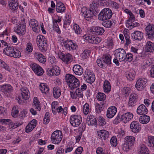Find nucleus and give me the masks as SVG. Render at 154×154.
I'll return each instance as SVG.
<instances>
[{"instance_id":"dca6fc26","label":"nucleus","mask_w":154,"mask_h":154,"mask_svg":"<svg viewBox=\"0 0 154 154\" xmlns=\"http://www.w3.org/2000/svg\"><path fill=\"white\" fill-rule=\"evenodd\" d=\"M140 125L138 121H134L130 125L131 131L135 133H138L141 129Z\"/></svg>"},{"instance_id":"1a4fd4ad","label":"nucleus","mask_w":154,"mask_h":154,"mask_svg":"<svg viewBox=\"0 0 154 154\" xmlns=\"http://www.w3.org/2000/svg\"><path fill=\"white\" fill-rule=\"evenodd\" d=\"M82 117L80 115H72L70 118L69 122L73 127L79 126L82 122Z\"/></svg>"},{"instance_id":"e2e57ef3","label":"nucleus","mask_w":154,"mask_h":154,"mask_svg":"<svg viewBox=\"0 0 154 154\" xmlns=\"http://www.w3.org/2000/svg\"><path fill=\"white\" fill-rule=\"evenodd\" d=\"M126 61L131 62L132 61L133 59V55L131 53H126L125 57Z\"/></svg>"},{"instance_id":"de8ad7c7","label":"nucleus","mask_w":154,"mask_h":154,"mask_svg":"<svg viewBox=\"0 0 154 154\" xmlns=\"http://www.w3.org/2000/svg\"><path fill=\"white\" fill-rule=\"evenodd\" d=\"M76 77L72 74H67L65 76V81L68 85L71 82H72V81Z\"/></svg>"},{"instance_id":"f704fd0d","label":"nucleus","mask_w":154,"mask_h":154,"mask_svg":"<svg viewBox=\"0 0 154 154\" xmlns=\"http://www.w3.org/2000/svg\"><path fill=\"white\" fill-rule=\"evenodd\" d=\"M79 85L80 82L79 80L76 78L72 81V82H71L70 83L68 86L70 90H73L77 88Z\"/></svg>"},{"instance_id":"bb28decb","label":"nucleus","mask_w":154,"mask_h":154,"mask_svg":"<svg viewBox=\"0 0 154 154\" xmlns=\"http://www.w3.org/2000/svg\"><path fill=\"white\" fill-rule=\"evenodd\" d=\"M26 30V25L25 23H23L19 25L16 30V32L20 35H24Z\"/></svg>"},{"instance_id":"f3484780","label":"nucleus","mask_w":154,"mask_h":154,"mask_svg":"<svg viewBox=\"0 0 154 154\" xmlns=\"http://www.w3.org/2000/svg\"><path fill=\"white\" fill-rule=\"evenodd\" d=\"M146 34L148 36V38L152 39L154 38V25L149 24L145 28Z\"/></svg>"},{"instance_id":"ddd939ff","label":"nucleus","mask_w":154,"mask_h":154,"mask_svg":"<svg viewBox=\"0 0 154 154\" xmlns=\"http://www.w3.org/2000/svg\"><path fill=\"white\" fill-rule=\"evenodd\" d=\"M147 80L144 78H139L137 81L135 87L138 91H141L145 88L147 85Z\"/></svg>"},{"instance_id":"3c124183","label":"nucleus","mask_w":154,"mask_h":154,"mask_svg":"<svg viewBox=\"0 0 154 154\" xmlns=\"http://www.w3.org/2000/svg\"><path fill=\"white\" fill-rule=\"evenodd\" d=\"M147 146L149 147L154 148V137L149 136L148 137V141L147 143Z\"/></svg>"},{"instance_id":"6e6d98bb","label":"nucleus","mask_w":154,"mask_h":154,"mask_svg":"<svg viewBox=\"0 0 154 154\" xmlns=\"http://www.w3.org/2000/svg\"><path fill=\"white\" fill-rule=\"evenodd\" d=\"M97 119L98 124L100 126H103L106 124V119L102 116H99Z\"/></svg>"},{"instance_id":"4468645a","label":"nucleus","mask_w":154,"mask_h":154,"mask_svg":"<svg viewBox=\"0 0 154 154\" xmlns=\"http://www.w3.org/2000/svg\"><path fill=\"white\" fill-rule=\"evenodd\" d=\"M21 94L19 95L20 100H26L29 97L30 93L28 89L26 87H23L20 89Z\"/></svg>"},{"instance_id":"b1692460","label":"nucleus","mask_w":154,"mask_h":154,"mask_svg":"<svg viewBox=\"0 0 154 154\" xmlns=\"http://www.w3.org/2000/svg\"><path fill=\"white\" fill-rule=\"evenodd\" d=\"M97 133L99 139L102 140H105L108 138L109 135V132L105 130L98 131Z\"/></svg>"},{"instance_id":"4c0bfd02","label":"nucleus","mask_w":154,"mask_h":154,"mask_svg":"<svg viewBox=\"0 0 154 154\" xmlns=\"http://www.w3.org/2000/svg\"><path fill=\"white\" fill-rule=\"evenodd\" d=\"M8 5L10 9L14 12H16L18 5L15 0H9Z\"/></svg>"},{"instance_id":"bf43d9fd","label":"nucleus","mask_w":154,"mask_h":154,"mask_svg":"<svg viewBox=\"0 0 154 154\" xmlns=\"http://www.w3.org/2000/svg\"><path fill=\"white\" fill-rule=\"evenodd\" d=\"M19 112L18 108L15 106L13 107L12 109L11 115L12 117L15 118L17 117Z\"/></svg>"},{"instance_id":"e433bc0d","label":"nucleus","mask_w":154,"mask_h":154,"mask_svg":"<svg viewBox=\"0 0 154 154\" xmlns=\"http://www.w3.org/2000/svg\"><path fill=\"white\" fill-rule=\"evenodd\" d=\"M97 99L99 101H101L100 104L103 105L106 103V95L103 93L99 92L97 94Z\"/></svg>"},{"instance_id":"f03ea898","label":"nucleus","mask_w":154,"mask_h":154,"mask_svg":"<svg viewBox=\"0 0 154 154\" xmlns=\"http://www.w3.org/2000/svg\"><path fill=\"white\" fill-rule=\"evenodd\" d=\"M36 42L39 49L41 52H45L47 51V41L45 36L41 35H38L37 36Z\"/></svg>"},{"instance_id":"c9c22d12","label":"nucleus","mask_w":154,"mask_h":154,"mask_svg":"<svg viewBox=\"0 0 154 154\" xmlns=\"http://www.w3.org/2000/svg\"><path fill=\"white\" fill-rule=\"evenodd\" d=\"M86 123L89 125H97V120L93 116L88 115L86 119Z\"/></svg>"},{"instance_id":"680f3d73","label":"nucleus","mask_w":154,"mask_h":154,"mask_svg":"<svg viewBox=\"0 0 154 154\" xmlns=\"http://www.w3.org/2000/svg\"><path fill=\"white\" fill-rule=\"evenodd\" d=\"M113 24L112 21L107 20L102 23V25L105 27L107 28H110Z\"/></svg>"},{"instance_id":"9b49d317","label":"nucleus","mask_w":154,"mask_h":154,"mask_svg":"<svg viewBox=\"0 0 154 154\" xmlns=\"http://www.w3.org/2000/svg\"><path fill=\"white\" fill-rule=\"evenodd\" d=\"M0 123H2L3 125H8L9 128L11 129H14L21 125L19 122L14 123L11 120L6 119H0Z\"/></svg>"},{"instance_id":"423d86ee","label":"nucleus","mask_w":154,"mask_h":154,"mask_svg":"<svg viewBox=\"0 0 154 154\" xmlns=\"http://www.w3.org/2000/svg\"><path fill=\"white\" fill-rule=\"evenodd\" d=\"M63 137L62 131L57 130L54 131L51 134V140L53 143L57 144L60 143Z\"/></svg>"},{"instance_id":"a19ab883","label":"nucleus","mask_w":154,"mask_h":154,"mask_svg":"<svg viewBox=\"0 0 154 154\" xmlns=\"http://www.w3.org/2000/svg\"><path fill=\"white\" fill-rule=\"evenodd\" d=\"M139 154H149L148 148L144 144L140 145L139 147Z\"/></svg>"},{"instance_id":"603ef678","label":"nucleus","mask_w":154,"mask_h":154,"mask_svg":"<svg viewBox=\"0 0 154 154\" xmlns=\"http://www.w3.org/2000/svg\"><path fill=\"white\" fill-rule=\"evenodd\" d=\"M101 57L98 59L97 60V63L98 66L100 68H104L106 67L107 66L104 63V62L103 60Z\"/></svg>"},{"instance_id":"09e8293b","label":"nucleus","mask_w":154,"mask_h":154,"mask_svg":"<svg viewBox=\"0 0 154 154\" xmlns=\"http://www.w3.org/2000/svg\"><path fill=\"white\" fill-rule=\"evenodd\" d=\"M83 113L85 115H87L91 111V108L90 107L89 104L87 103L83 105Z\"/></svg>"},{"instance_id":"f257e3e1","label":"nucleus","mask_w":154,"mask_h":154,"mask_svg":"<svg viewBox=\"0 0 154 154\" xmlns=\"http://www.w3.org/2000/svg\"><path fill=\"white\" fill-rule=\"evenodd\" d=\"M0 42L2 45L5 46H7L3 50L4 54L15 58H19L21 56V53L19 51L13 47H8L7 43L3 40H1Z\"/></svg>"},{"instance_id":"2f4dec72","label":"nucleus","mask_w":154,"mask_h":154,"mask_svg":"<svg viewBox=\"0 0 154 154\" xmlns=\"http://www.w3.org/2000/svg\"><path fill=\"white\" fill-rule=\"evenodd\" d=\"M72 70L74 73L77 75H81L83 72V68L79 64L74 65Z\"/></svg>"},{"instance_id":"5fc2aeb1","label":"nucleus","mask_w":154,"mask_h":154,"mask_svg":"<svg viewBox=\"0 0 154 154\" xmlns=\"http://www.w3.org/2000/svg\"><path fill=\"white\" fill-rule=\"evenodd\" d=\"M33 103L34 104V106L35 108L39 111L41 109V106L39 101L38 100L37 97H34Z\"/></svg>"},{"instance_id":"338daca9","label":"nucleus","mask_w":154,"mask_h":154,"mask_svg":"<svg viewBox=\"0 0 154 154\" xmlns=\"http://www.w3.org/2000/svg\"><path fill=\"white\" fill-rule=\"evenodd\" d=\"M53 30L56 31L58 34L61 33V31L59 28L58 24L57 23H53Z\"/></svg>"},{"instance_id":"c756f323","label":"nucleus","mask_w":154,"mask_h":154,"mask_svg":"<svg viewBox=\"0 0 154 154\" xmlns=\"http://www.w3.org/2000/svg\"><path fill=\"white\" fill-rule=\"evenodd\" d=\"M122 114L123 122L126 123L131 120L133 118V115L130 112H127Z\"/></svg>"},{"instance_id":"c03bdc74","label":"nucleus","mask_w":154,"mask_h":154,"mask_svg":"<svg viewBox=\"0 0 154 154\" xmlns=\"http://www.w3.org/2000/svg\"><path fill=\"white\" fill-rule=\"evenodd\" d=\"M101 58L107 66L111 64V58L109 54H104Z\"/></svg>"},{"instance_id":"f8f14e48","label":"nucleus","mask_w":154,"mask_h":154,"mask_svg":"<svg viewBox=\"0 0 154 154\" xmlns=\"http://www.w3.org/2000/svg\"><path fill=\"white\" fill-rule=\"evenodd\" d=\"M126 52L125 50L122 48H119L115 51L114 55L116 58H118L120 62L125 61V57Z\"/></svg>"},{"instance_id":"864d4df0","label":"nucleus","mask_w":154,"mask_h":154,"mask_svg":"<svg viewBox=\"0 0 154 154\" xmlns=\"http://www.w3.org/2000/svg\"><path fill=\"white\" fill-rule=\"evenodd\" d=\"M58 103L57 101H53L51 103V109L52 113L54 115L56 114V109L58 107Z\"/></svg>"},{"instance_id":"ea45409f","label":"nucleus","mask_w":154,"mask_h":154,"mask_svg":"<svg viewBox=\"0 0 154 154\" xmlns=\"http://www.w3.org/2000/svg\"><path fill=\"white\" fill-rule=\"evenodd\" d=\"M136 72L133 69H131L129 71L126 72V76L128 79L131 81L134 79Z\"/></svg>"},{"instance_id":"4be33fe9","label":"nucleus","mask_w":154,"mask_h":154,"mask_svg":"<svg viewBox=\"0 0 154 154\" xmlns=\"http://www.w3.org/2000/svg\"><path fill=\"white\" fill-rule=\"evenodd\" d=\"M117 111L116 107L114 106L109 107L106 111V116L109 119L112 118L116 115Z\"/></svg>"},{"instance_id":"6ab92c4d","label":"nucleus","mask_w":154,"mask_h":154,"mask_svg":"<svg viewBox=\"0 0 154 154\" xmlns=\"http://www.w3.org/2000/svg\"><path fill=\"white\" fill-rule=\"evenodd\" d=\"M29 24L33 31L38 33L40 31V27L38 26V22L35 19H32L29 22Z\"/></svg>"},{"instance_id":"aec40b11","label":"nucleus","mask_w":154,"mask_h":154,"mask_svg":"<svg viewBox=\"0 0 154 154\" xmlns=\"http://www.w3.org/2000/svg\"><path fill=\"white\" fill-rule=\"evenodd\" d=\"M131 36L133 40L139 41L143 38V34L142 32L137 30L131 33Z\"/></svg>"},{"instance_id":"cd10ccee","label":"nucleus","mask_w":154,"mask_h":154,"mask_svg":"<svg viewBox=\"0 0 154 154\" xmlns=\"http://www.w3.org/2000/svg\"><path fill=\"white\" fill-rule=\"evenodd\" d=\"M145 52H152L154 51V44L150 41H148L143 47Z\"/></svg>"},{"instance_id":"79ce46f5","label":"nucleus","mask_w":154,"mask_h":154,"mask_svg":"<svg viewBox=\"0 0 154 154\" xmlns=\"http://www.w3.org/2000/svg\"><path fill=\"white\" fill-rule=\"evenodd\" d=\"M53 96L55 98H58L61 95L60 89L57 87H54L53 89Z\"/></svg>"},{"instance_id":"393cba45","label":"nucleus","mask_w":154,"mask_h":154,"mask_svg":"<svg viewBox=\"0 0 154 154\" xmlns=\"http://www.w3.org/2000/svg\"><path fill=\"white\" fill-rule=\"evenodd\" d=\"M61 59L65 63L68 64L72 59V55L69 53H62L60 57Z\"/></svg>"},{"instance_id":"473e14b6","label":"nucleus","mask_w":154,"mask_h":154,"mask_svg":"<svg viewBox=\"0 0 154 154\" xmlns=\"http://www.w3.org/2000/svg\"><path fill=\"white\" fill-rule=\"evenodd\" d=\"M137 112V114L139 115H145L147 113L148 110L144 105L141 104L138 107Z\"/></svg>"},{"instance_id":"052dcab7","label":"nucleus","mask_w":154,"mask_h":154,"mask_svg":"<svg viewBox=\"0 0 154 154\" xmlns=\"http://www.w3.org/2000/svg\"><path fill=\"white\" fill-rule=\"evenodd\" d=\"M110 143L112 147H116L117 144V138L115 136H113L110 140Z\"/></svg>"},{"instance_id":"72a5a7b5","label":"nucleus","mask_w":154,"mask_h":154,"mask_svg":"<svg viewBox=\"0 0 154 154\" xmlns=\"http://www.w3.org/2000/svg\"><path fill=\"white\" fill-rule=\"evenodd\" d=\"M66 7L63 3L61 2H57L56 11L57 13H63L65 12Z\"/></svg>"},{"instance_id":"4d7b16f0","label":"nucleus","mask_w":154,"mask_h":154,"mask_svg":"<svg viewBox=\"0 0 154 154\" xmlns=\"http://www.w3.org/2000/svg\"><path fill=\"white\" fill-rule=\"evenodd\" d=\"M73 29L75 33L77 35L80 34L82 31L79 25L76 24H74Z\"/></svg>"},{"instance_id":"37998d69","label":"nucleus","mask_w":154,"mask_h":154,"mask_svg":"<svg viewBox=\"0 0 154 154\" xmlns=\"http://www.w3.org/2000/svg\"><path fill=\"white\" fill-rule=\"evenodd\" d=\"M40 89L42 92L45 94L47 93L49 91V88L46 84L41 83L39 85Z\"/></svg>"},{"instance_id":"412c9836","label":"nucleus","mask_w":154,"mask_h":154,"mask_svg":"<svg viewBox=\"0 0 154 154\" xmlns=\"http://www.w3.org/2000/svg\"><path fill=\"white\" fill-rule=\"evenodd\" d=\"M60 70L59 67L55 66L51 68L48 69L47 70V74L49 76L58 75L60 74Z\"/></svg>"},{"instance_id":"a18cd8bd","label":"nucleus","mask_w":154,"mask_h":154,"mask_svg":"<svg viewBox=\"0 0 154 154\" xmlns=\"http://www.w3.org/2000/svg\"><path fill=\"white\" fill-rule=\"evenodd\" d=\"M139 121L140 123L143 124H146L148 123L150 121V117L145 115L140 117Z\"/></svg>"},{"instance_id":"a878e982","label":"nucleus","mask_w":154,"mask_h":154,"mask_svg":"<svg viewBox=\"0 0 154 154\" xmlns=\"http://www.w3.org/2000/svg\"><path fill=\"white\" fill-rule=\"evenodd\" d=\"M138 100V95L136 94L133 93L131 94L129 96L128 105L129 106H134Z\"/></svg>"},{"instance_id":"a211bd4d","label":"nucleus","mask_w":154,"mask_h":154,"mask_svg":"<svg viewBox=\"0 0 154 154\" xmlns=\"http://www.w3.org/2000/svg\"><path fill=\"white\" fill-rule=\"evenodd\" d=\"M90 33L94 35H102L105 32V30L103 27L99 26H96L94 27L91 29H90Z\"/></svg>"},{"instance_id":"0eeeda50","label":"nucleus","mask_w":154,"mask_h":154,"mask_svg":"<svg viewBox=\"0 0 154 154\" xmlns=\"http://www.w3.org/2000/svg\"><path fill=\"white\" fill-rule=\"evenodd\" d=\"M88 35H85L83 36V38L89 43L92 44H97L100 42L101 41V38L95 36L94 35L90 33V31Z\"/></svg>"},{"instance_id":"c85d7f7f","label":"nucleus","mask_w":154,"mask_h":154,"mask_svg":"<svg viewBox=\"0 0 154 154\" xmlns=\"http://www.w3.org/2000/svg\"><path fill=\"white\" fill-rule=\"evenodd\" d=\"M99 6V3L96 0L93 1L92 4L90 5V9L94 13V15H97L99 11L98 9V7Z\"/></svg>"},{"instance_id":"6e6552de","label":"nucleus","mask_w":154,"mask_h":154,"mask_svg":"<svg viewBox=\"0 0 154 154\" xmlns=\"http://www.w3.org/2000/svg\"><path fill=\"white\" fill-rule=\"evenodd\" d=\"M12 91L13 87L9 84H5L0 85V91L3 93L6 97H11V92Z\"/></svg>"},{"instance_id":"69168bd1","label":"nucleus","mask_w":154,"mask_h":154,"mask_svg":"<svg viewBox=\"0 0 154 154\" xmlns=\"http://www.w3.org/2000/svg\"><path fill=\"white\" fill-rule=\"evenodd\" d=\"M0 63L1 66L7 71H10V69L8 66L3 61L0 60Z\"/></svg>"},{"instance_id":"9d476101","label":"nucleus","mask_w":154,"mask_h":154,"mask_svg":"<svg viewBox=\"0 0 154 154\" xmlns=\"http://www.w3.org/2000/svg\"><path fill=\"white\" fill-rule=\"evenodd\" d=\"M83 75L84 80L88 83L91 84L94 82L95 76L94 73L90 70L86 69Z\"/></svg>"},{"instance_id":"5701e85b","label":"nucleus","mask_w":154,"mask_h":154,"mask_svg":"<svg viewBox=\"0 0 154 154\" xmlns=\"http://www.w3.org/2000/svg\"><path fill=\"white\" fill-rule=\"evenodd\" d=\"M33 56L34 58L37 60L39 62L43 64L45 63L46 61L45 57L40 52H35L33 54Z\"/></svg>"},{"instance_id":"8fccbe9b","label":"nucleus","mask_w":154,"mask_h":154,"mask_svg":"<svg viewBox=\"0 0 154 154\" xmlns=\"http://www.w3.org/2000/svg\"><path fill=\"white\" fill-rule=\"evenodd\" d=\"M95 106L96 113L97 114H100L103 110V105H101L100 103H97L95 104Z\"/></svg>"},{"instance_id":"7ed1b4c3","label":"nucleus","mask_w":154,"mask_h":154,"mask_svg":"<svg viewBox=\"0 0 154 154\" xmlns=\"http://www.w3.org/2000/svg\"><path fill=\"white\" fill-rule=\"evenodd\" d=\"M112 13L111 10L108 8L103 9L98 16L99 20H105L110 19L112 17Z\"/></svg>"},{"instance_id":"49530a36","label":"nucleus","mask_w":154,"mask_h":154,"mask_svg":"<svg viewBox=\"0 0 154 154\" xmlns=\"http://www.w3.org/2000/svg\"><path fill=\"white\" fill-rule=\"evenodd\" d=\"M85 10L83 12V14L85 18H90L92 17L93 15H94V13L90 9L89 10L86 9V10L85 9Z\"/></svg>"},{"instance_id":"39448f33","label":"nucleus","mask_w":154,"mask_h":154,"mask_svg":"<svg viewBox=\"0 0 154 154\" xmlns=\"http://www.w3.org/2000/svg\"><path fill=\"white\" fill-rule=\"evenodd\" d=\"M62 45L68 51H73L77 50L78 48V46L76 42L71 40H67L63 42Z\"/></svg>"},{"instance_id":"2eb2a0df","label":"nucleus","mask_w":154,"mask_h":154,"mask_svg":"<svg viewBox=\"0 0 154 154\" xmlns=\"http://www.w3.org/2000/svg\"><path fill=\"white\" fill-rule=\"evenodd\" d=\"M30 67L32 71L38 76H41L43 74L44 70L38 64L35 63L31 64Z\"/></svg>"},{"instance_id":"0e129e2a","label":"nucleus","mask_w":154,"mask_h":154,"mask_svg":"<svg viewBox=\"0 0 154 154\" xmlns=\"http://www.w3.org/2000/svg\"><path fill=\"white\" fill-rule=\"evenodd\" d=\"M91 53L90 51L88 50H85L82 54V58L83 59H85L87 58L89 56Z\"/></svg>"},{"instance_id":"20e7f679","label":"nucleus","mask_w":154,"mask_h":154,"mask_svg":"<svg viewBox=\"0 0 154 154\" xmlns=\"http://www.w3.org/2000/svg\"><path fill=\"white\" fill-rule=\"evenodd\" d=\"M125 140L123 149L126 151H128L131 147L134 146L135 138L133 136H127L125 137Z\"/></svg>"},{"instance_id":"774afa93","label":"nucleus","mask_w":154,"mask_h":154,"mask_svg":"<svg viewBox=\"0 0 154 154\" xmlns=\"http://www.w3.org/2000/svg\"><path fill=\"white\" fill-rule=\"evenodd\" d=\"M130 88L129 87H125L122 90V93L124 95H128L130 93Z\"/></svg>"},{"instance_id":"7c9ffc66","label":"nucleus","mask_w":154,"mask_h":154,"mask_svg":"<svg viewBox=\"0 0 154 154\" xmlns=\"http://www.w3.org/2000/svg\"><path fill=\"white\" fill-rule=\"evenodd\" d=\"M37 121L35 119H33L26 126V132L27 133L31 131L36 126Z\"/></svg>"},{"instance_id":"58836bf2","label":"nucleus","mask_w":154,"mask_h":154,"mask_svg":"<svg viewBox=\"0 0 154 154\" xmlns=\"http://www.w3.org/2000/svg\"><path fill=\"white\" fill-rule=\"evenodd\" d=\"M111 86L110 82L107 80H105L103 84V90L105 93H109L111 90Z\"/></svg>"},{"instance_id":"13d9d810","label":"nucleus","mask_w":154,"mask_h":154,"mask_svg":"<svg viewBox=\"0 0 154 154\" xmlns=\"http://www.w3.org/2000/svg\"><path fill=\"white\" fill-rule=\"evenodd\" d=\"M123 118L121 113H119L113 121V123L115 124H118L120 122H123Z\"/></svg>"}]
</instances>
